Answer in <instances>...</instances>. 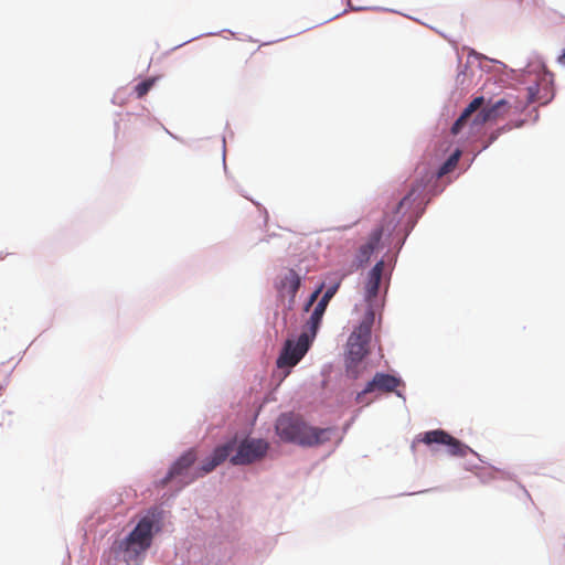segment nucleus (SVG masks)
Wrapping results in <instances>:
<instances>
[{"mask_svg": "<svg viewBox=\"0 0 565 565\" xmlns=\"http://www.w3.org/2000/svg\"><path fill=\"white\" fill-rule=\"evenodd\" d=\"M508 102L499 99L493 104H486L483 96L473 98L463 109L459 118L451 127V134L458 135L463 128L469 129L470 135H475L489 121H494L507 114Z\"/></svg>", "mask_w": 565, "mask_h": 565, "instance_id": "nucleus-1", "label": "nucleus"}, {"mask_svg": "<svg viewBox=\"0 0 565 565\" xmlns=\"http://www.w3.org/2000/svg\"><path fill=\"white\" fill-rule=\"evenodd\" d=\"M275 428L277 435L284 441L303 447L322 445L330 440L332 434L331 428L311 427L301 418L288 414L278 417Z\"/></svg>", "mask_w": 565, "mask_h": 565, "instance_id": "nucleus-2", "label": "nucleus"}, {"mask_svg": "<svg viewBox=\"0 0 565 565\" xmlns=\"http://www.w3.org/2000/svg\"><path fill=\"white\" fill-rule=\"evenodd\" d=\"M153 520L149 516L142 518L129 535L118 542V551L122 553L124 561L128 565H137L139 557L151 545L153 536Z\"/></svg>", "mask_w": 565, "mask_h": 565, "instance_id": "nucleus-3", "label": "nucleus"}, {"mask_svg": "<svg viewBox=\"0 0 565 565\" xmlns=\"http://www.w3.org/2000/svg\"><path fill=\"white\" fill-rule=\"evenodd\" d=\"M415 443H424L428 446L433 444L444 445L447 452L454 457H466L471 449L457 438L443 429L429 430L416 437Z\"/></svg>", "mask_w": 565, "mask_h": 565, "instance_id": "nucleus-4", "label": "nucleus"}, {"mask_svg": "<svg viewBox=\"0 0 565 565\" xmlns=\"http://www.w3.org/2000/svg\"><path fill=\"white\" fill-rule=\"evenodd\" d=\"M236 454L231 457V462L235 466L249 465L265 457L269 449V444L264 439L245 438L235 446Z\"/></svg>", "mask_w": 565, "mask_h": 565, "instance_id": "nucleus-5", "label": "nucleus"}, {"mask_svg": "<svg viewBox=\"0 0 565 565\" xmlns=\"http://www.w3.org/2000/svg\"><path fill=\"white\" fill-rule=\"evenodd\" d=\"M312 339L310 332H303L296 342L287 340L277 359V366L279 369L295 366L309 350Z\"/></svg>", "mask_w": 565, "mask_h": 565, "instance_id": "nucleus-6", "label": "nucleus"}, {"mask_svg": "<svg viewBox=\"0 0 565 565\" xmlns=\"http://www.w3.org/2000/svg\"><path fill=\"white\" fill-rule=\"evenodd\" d=\"M401 385V380L386 373L377 372L373 379L366 384L365 388L356 395L359 404L369 405L372 401L366 399L370 393H392Z\"/></svg>", "mask_w": 565, "mask_h": 565, "instance_id": "nucleus-7", "label": "nucleus"}, {"mask_svg": "<svg viewBox=\"0 0 565 565\" xmlns=\"http://www.w3.org/2000/svg\"><path fill=\"white\" fill-rule=\"evenodd\" d=\"M301 286V277L295 269H287L275 284L280 300L288 301V309H291L296 295Z\"/></svg>", "mask_w": 565, "mask_h": 565, "instance_id": "nucleus-8", "label": "nucleus"}, {"mask_svg": "<svg viewBox=\"0 0 565 565\" xmlns=\"http://www.w3.org/2000/svg\"><path fill=\"white\" fill-rule=\"evenodd\" d=\"M235 446L236 439H231L230 441L216 447L211 457L207 458L200 467V473L190 477V479H186L184 483H190L195 478L202 477L213 471L217 466H220L230 457V455L235 450Z\"/></svg>", "mask_w": 565, "mask_h": 565, "instance_id": "nucleus-9", "label": "nucleus"}, {"mask_svg": "<svg viewBox=\"0 0 565 565\" xmlns=\"http://www.w3.org/2000/svg\"><path fill=\"white\" fill-rule=\"evenodd\" d=\"M196 460V454L193 449L186 451L183 454L170 468L168 475L164 479H162L161 483L163 486L168 484L170 481H172L175 478H182L181 483L184 486V481L188 478V471L191 468V466Z\"/></svg>", "mask_w": 565, "mask_h": 565, "instance_id": "nucleus-10", "label": "nucleus"}, {"mask_svg": "<svg viewBox=\"0 0 565 565\" xmlns=\"http://www.w3.org/2000/svg\"><path fill=\"white\" fill-rule=\"evenodd\" d=\"M338 288H339V284H335V285L329 287L326 290V292L323 294V296L321 297V299L319 300V302L317 303V306L315 307V309L310 316V319L307 322L308 332L311 333V338L316 337L317 331L320 327L322 317L328 307V303L332 299V297L335 295Z\"/></svg>", "mask_w": 565, "mask_h": 565, "instance_id": "nucleus-11", "label": "nucleus"}, {"mask_svg": "<svg viewBox=\"0 0 565 565\" xmlns=\"http://www.w3.org/2000/svg\"><path fill=\"white\" fill-rule=\"evenodd\" d=\"M383 235V230L377 227L373 230L367 238V242L363 244L356 253V263L359 266H363L370 260L371 255L379 247Z\"/></svg>", "mask_w": 565, "mask_h": 565, "instance_id": "nucleus-12", "label": "nucleus"}, {"mask_svg": "<svg viewBox=\"0 0 565 565\" xmlns=\"http://www.w3.org/2000/svg\"><path fill=\"white\" fill-rule=\"evenodd\" d=\"M383 269L384 262L380 260L369 273V279L365 287V298L367 301H371L373 298L377 296Z\"/></svg>", "mask_w": 565, "mask_h": 565, "instance_id": "nucleus-13", "label": "nucleus"}, {"mask_svg": "<svg viewBox=\"0 0 565 565\" xmlns=\"http://www.w3.org/2000/svg\"><path fill=\"white\" fill-rule=\"evenodd\" d=\"M369 341L362 339H353V335L348 340V354L352 362H360L367 354Z\"/></svg>", "mask_w": 565, "mask_h": 565, "instance_id": "nucleus-14", "label": "nucleus"}, {"mask_svg": "<svg viewBox=\"0 0 565 565\" xmlns=\"http://www.w3.org/2000/svg\"><path fill=\"white\" fill-rule=\"evenodd\" d=\"M374 322V312L369 310L359 327L352 332L353 339H362L370 342Z\"/></svg>", "mask_w": 565, "mask_h": 565, "instance_id": "nucleus-15", "label": "nucleus"}, {"mask_svg": "<svg viewBox=\"0 0 565 565\" xmlns=\"http://www.w3.org/2000/svg\"><path fill=\"white\" fill-rule=\"evenodd\" d=\"M156 83L154 77L147 78L135 86V93L138 98L145 97Z\"/></svg>", "mask_w": 565, "mask_h": 565, "instance_id": "nucleus-16", "label": "nucleus"}, {"mask_svg": "<svg viewBox=\"0 0 565 565\" xmlns=\"http://www.w3.org/2000/svg\"><path fill=\"white\" fill-rule=\"evenodd\" d=\"M460 157V151L457 150L455 153H452L448 160L439 168L438 177H443L446 173L450 172L455 166L457 164Z\"/></svg>", "mask_w": 565, "mask_h": 565, "instance_id": "nucleus-17", "label": "nucleus"}, {"mask_svg": "<svg viewBox=\"0 0 565 565\" xmlns=\"http://www.w3.org/2000/svg\"><path fill=\"white\" fill-rule=\"evenodd\" d=\"M320 291H321V287H319L316 291H313V292L311 294V296L309 297V300H308V302H307V305H306V307H305V310H306V311H308V310H309V308H310V307L313 305V302L317 300V298H318V296H319Z\"/></svg>", "mask_w": 565, "mask_h": 565, "instance_id": "nucleus-18", "label": "nucleus"}, {"mask_svg": "<svg viewBox=\"0 0 565 565\" xmlns=\"http://www.w3.org/2000/svg\"><path fill=\"white\" fill-rule=\"evenodd\" d=\"M413 193H414V190H412V191H411L406 196H404V198L399 201V203H398V205H397V207H396V213H399V211L404 207V205L408 203L409 198L413 195Z\"/></svg>", "mask_w": 565, "mask_h": 565, "instance_id": "nucleus-19", "label": "nucleus"}, {"mask_svg": "<svg viewBox=\"0 0 565 565\" xmlns=\"http://www.w3.org/2000/svg\"><path fill=\"white\" fill-rule=\"evenodd\" d=\"M504 128H500V129H497L495 131L491 132V135L489 136V141L488 143L484 146V148L489 147V145H491L492 142H494L498 137L500 136L501 131L503 130Z\"/></svg>", "mask_w": 565, "mask_h": 565, "instance_id": "nucleus-20", "label": "nucleus"}, {"mask_svg": "<svg viewBox=\"0 0 565 565\" xmlns=\"http://www.w3.org/2000/svg\"><path fill=\"white\" fill-rule=\"evenodd\" d=\"M558 62L559 64L564 65L565 66V50L563 51V53L559 55L558 57Z\"/></svg>", "mask_w": 565, "mask_h": 565, "instance_id": "nucleus-21", "label": "nucleus"}]
</instances>
